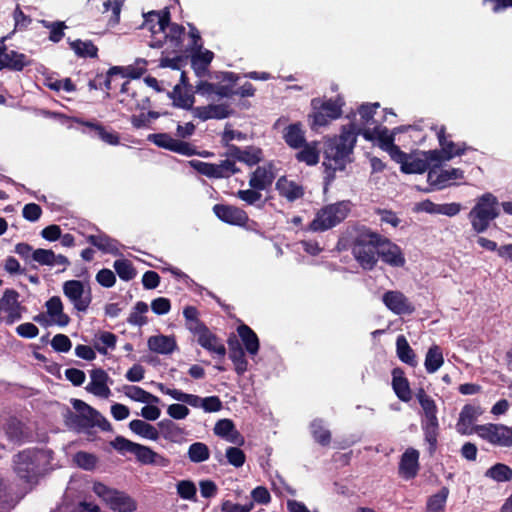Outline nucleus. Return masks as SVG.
<instances>
[{
    "label": "nucleus",
    "mask_w": 512,
    "mask_h": 512,
    "mask_svg": "<svg viewBox=\"0 0 512 512\" xmlns=\"http://www.w3.org/2000/svg\"><path fill=\"white\" fill-rule=\"evenodd\" d=\"M362 133V128L356 123L345 126L342 133L331 140L325 150L326 179L332 181L336 171L345 169L346 164L351 161V154L356 143L357 135Z\"/></svg>",
    "instance_id": "nucleus-1"
},
{
    "label": "nucleus",
    "mask_w": 512,
    "mask_h": 512,
    "mask_svg": "<svg viewBox=\"0 0 512 512\" xmlns=\"http://www.w3.org/2000/svg\"><path fill=\"white\" fill-rule=\"evenodd\" d=\"M71 404L74 411L67 409L64 413V422L69 429L81 432L97 426L103 431L111 430L108 420L84 401L71 399Z\"/></svg>",
    "instance_id": "nucleus-2"
},
{
    "label": "nucleus",
    "mask_w": 512,
    "mask_h": 512,
    "mask_svg": "<svg viewBox=\"0 0 512 512\" xmlns=\"http://www.w3.org/2000/svg\"><path fill=\"white\" fill-rule=\"evenodd\" d=\"M350 211V201H339L326 205L317 211L314 219L308 226V230L313 232L329 230L344 221Z\"/></svg>",
    "instance_id": "nucleus-3"
},
{
    "label": "nucleus",
    "mask_w": 512,
    "mask_h": 512,
    "mask_svg": "<svg viewBox=\"0 0 512 512\" xmlns=\"http://www.w3.org/2000/svg\"><path fill=\"white\" fill-rule=\"evenodd\" d=\"M380 240V234L363 228L358 232L355 238L352 253L363 269L372 270L377 263V242Z\"/></svg>",
    "instance_id": "nucleus-4"
},
{
    "label": "nucleus",
    "mask_w": 512,
    "mask_h": 512,
    "mask_svg": "<svg viewBox=\"0 0 512 512\" xmlns=\"http://www.w3.org/2000/svg\"><path fill=\"white\" fill-rule=\"evenodd\" d=\"M50 455L43 450H24L14 457V471L22 478L29 480L46 469Z\"/></svg>",
    "instance_id": "nucleus-5"
},
{
    "label": "nucleus",
    "mask_w": 512,
    "mask_h": 512,
    "mask_svg": "<svg viewBox=\"0 0 512 512\" xmlns=\"http://www.w3.org/2000/svg\"><path fill=\"white\" fill-rule=\"evenodd\" d=\"M499 215L497 198L491 193H485L479 197L475 206L469 213L472 228L477 233H482L489 227V224Z\"/></svg>",
    "instance_id": "nucleus-6"
},
{
    "label": "nucleus",
    "mask_w": 512,
    "mask_h": 512,
    "mask_svg": "<svg viewBox=\"0 0 512 512\" xmlns=\"http://www.w3.org/2000/svg\"><path fill=\"white\" fill-rule=\"evenodd\" d=\"M312 107L314 111L309 115L312 119V129L327 125L330 121L339 118L342 113V103L339 100L320 101L319 99H313Z\"/></svg>",
    "instance_id": "nucleus-7"
},
{
    "label": "nucleus",
    "mask_w": 512,
    "mask_h": 512,
    "mask_svg": "<svg viewBox=\"0 0 512 512\" xmlns=\"http://www.w3.org/2000/svg\"><path fill=\"white\" fill-rule=\"evenodd\" d=\"M93 490L114 511L133 512L136 510L135 501L122 492L110 489L101 483L95 484Z\"/></svg>",
    "instance_id": "nucleus-8"
},
{
    "label": "nucleus",
    "mask_w": 512,
    "mask_h": 512,
    "mask_svg": "<svg viewBox=\"0 0 512 512\" xmlns=\"http://www.w3.org/2000/svg\"><path fill=\"white\" fill-rule=\"evenodd\" d=\"M476 434L492 445L512 446V428L503 424H483L476 426Z\"/></svg>",
    "instance_id": "nucleus-9"
},
{
    "label": "nucleus",
    "mask_w": 512,
    "mask_h": 512,
    "mask_svg": "<svg viewBox=\"0 0 512 512\" xmlns=\"http://www.w3.org/2000/svg\"><path fill=\"white\" fill-rule=\"evenodd\" d=\"M144 22L142 27L148 29L152 34V40L149 46L152 48H160L163 46L164 41L157 35H162L165 32L166 26L170 21V13L167 9L163 11H150L143 14Z\"/></svg>",
    "instance_id": "nucleus-10"
},
{
    "label": "nucleus",
    "mask_w": 512,
    "mask_h": 512,
    "mask_svg": "<svg viewBox=\"0 0 512 512\" xmlns=\"http://www.w3.org/2000/svg\"><path fill=\"white\" fill-rule=\"evenodd\" d=\"M63 293L79 312H85L92 300L89 286L79 280H69L64 282Z\"/></svg>",
    "instance_id": "nucleus-11"
},
{
    "label": "nucleus",
    "mask_w": 512,
    "mask_h": 512,
    "mask_svg": "<svg viewBox=\"0 0 512 512\" xmlns=\"http://www.w3.org/2000/svg\"><path fill=\"white\" fill-rule=\"evenodd\" d=\"M20 294L14 289H5L0 298V313L4 314L3 321L13 324L22 317L24 307L19 301Z\"/></svg>",
    "instance_id": "nucleus-12"
},
{
    "label": "nucleus",
    "mask_w": 512,
    "mask_h": 512,
    "mask_svg": "<svg viewBox=\"0 0 512 512\" xmlns=\"http://www.w3.org/2000/svg\"><path fill=\"white\" fill-rule=\"evenodd\" d=\"M464 178L463 170L459 168L449 167L443 168L438 165H433L428 170L427 181L430 185L436 186L438 189H443L452 185L455 181Z\"/></svg>",
    "instance_id": "nucleus-13"
},
{
    "label": "nucleus",
    "mask_w": 512,
    "mask_h": 512,
    "mask_svg": "<svg viewBox=\"0 0 512 512\" xmlns=\"http://www.w3.org/2000/svg\"><path fill=\"white\" fill-rule=\"evenodd\" d=\"M377 255L384 263L391 267L400 268L406 263L402 249L381 235L380 240L377 242Z\"/></svg>",
    "instance_id": "nucleus-14"
},
{
    "label": "nucleus",
    "mask_w": 512,
    "mask_h": 512,
    "mask_svg": "<svg viewBox=\"0 0 512 512\" xmlns=\"http://www.w3.org/2000/svg\"><path fill=\"white\" fill-rule=\"evenodd\" d=\"M148 140L153 142L158 147L179 153L185 156H192L196 154V149L189 144L181 140H177L167 133H156L150 134Z\"/></svg>",
    "instance_id": "nucleus-15"
},
{
    "label": "nucleus",
    "mask_w": 512,
    "mask_h": 512,
    "mask_svg": "<svg viewBox=\"0 0 512 512\" xmlns=\"http://www.w3.org/2000/svg\"><path fill=\"white\" fill-rule=\"evenodd\" d=\"M482 413L483 410L479 405H464L459 413V418L455 425L456 431L461 435H471L472 433H476L477 425H474V423Z\"/></svg>",
    "instance_id": "nucleus-16"
},
{
    "label": "nucleus",
    "mask_w": 512,
    "mask_h": 512,
    "mask_svg": "<svg viewBox=\"0 0 512 512\" xmlns=\"http://www.w3.org/2000/svg\"><path fill=\"white\" fill-rule=\"evenodd\" d=\"M192 333L197 336V342L204 349L211 353L217 354L220 357H224L226 354L225 346L219 341V339L211 333L208 328L203 324H195L192 328Z\"/></svg>",
    "instance_id": "nucleus-17"
},
{
    "label": "nucleus",
    "mask_w": 512,
    "mask_h": 512,
    "mask_svg": "<svg viewBox=\"0 0 512 512\" xmlns=\"http://www.w3.org/2000/svg\"><path fill=\"white\" fill-rule=\"evenodd\" d=\"M382 301L385 306L396 315L412 314L415 310L408 298L397 290L384 293Z\"/></svg>",
    "instance_id": "nucleus-18"
},
{
    "label": "nucleus",
    "mask_w": 512,
    "mask_h": 512,
    "mask_svg": "<svg viewBox=\"0 0 512 512\" xmlns=\"http://www.w3.org/2000/svg\"><path fill=\"white\" fill-rule=\"evenodd\" d=\"M213 211L220 220L231 225L242 226L248 222L247 213L235 206L216 204Z\"/></svg>",
    "instance_id": "nucleus-19"
},
{
    "label": "nucleus",
    "mask_w": 512,
    "mask_h": 512,
    "mask_svg": "<svg viewBox=\"0 0 512 512\" xmlns=\"http://www.w3.org/2000/svg\"><path fill=\"white\" fill-rule=\"evenodd\" d=\"M32 64V60L23 53L14 50H7L6 47H0V70L8 68L15 71H21L24 67Z\"/></svg>",
    "instance_id": "nucleus-20"
},
{
    "label": "nucleus",
    "mask_w": 512,
    "mask_h": 512,
    "mask_svg": "<svg viewBox=\"0 0 512 512\" xmlns=\"http://www.w3.org/2000/svg\"><path fill=\"white\" fill-rule=\"evenodd\" d=\"M110 380L108 374L102 369H94L90 373V382L86 386V390L95 396L108 398L111 390L108 387Z\"/></svg>",
    "instance_id": "nucleus-21"
},
{
    "label": "nucleus",
    "mask_w": 512,
    "mask_h": 512,
    "mask_svg": "<svg viewBox=\"0 0 512 512\" xmlns=\"http://www.w3.org/2000/svg\"><path fill=\"white\" fill-rule=\"evenodd\" d=\"M132 454H134L136 459L144 465H154L157 467L165 468L170 464V460L167 457L153 451L148 446H144L138 443Z\"/></svg>",
    "instance_id": "nucleus-22"
},
{
    "label": "nucleus",
    "mask_w": 512,
    "mask_h": 512,
    "mask_svg": "<svg viewBox=\"0 0 512 512\" xmlns=\"http://www.w3.org/2000/svg\"><path fill=\"white\" fill-rule=\"evenodd\" d=\"M213 431L217 436L224 438L232 444L239 446L244 444L243 436L238 432L234 423L230 419H221L217 421Z\"/></svg>",
    "instance_id": "nucleus-23"
},
{
    "label": "nucleus",
    "mask_w": 512,
    "mask_h": 512,
    "mask_svg": "<svg viewBox=\"0 0 512 512\" xmlns=\"http://www.w3.org/2000/svg\"><path fill=\"white\" fill-rule=\"evenodd\" d=\"M419 452L416 449H407L400 461L399 472L405 479H411L416 476L419 468Z\"/></svg>",
    "instance_id": "nucleus-24"
},
{
    "label": "nucleus",
    "mask_w": 512,
    "mask_h": 512,
    "mask_svg": "<svg viewBox=\"0 0 512 512\" xmlns=\"http://www.w3.org/2000/svg\"><path fill=\"white\" fill-rule=\"evenodd\" d=\"M282 137L292 149H300L306 142L305 131L300 122L286 126L282 131Z\"/></svg>",
    "instance_id": "nucleus-25"
},
{
    "label": "nucleus",
    "mask_w": 512,
    "mask_h": 512,
    "mask_svg": "<svg viewBox=\"0 0 512 512\" xmlns=\"http://www.w3.org/2000/svg\"><path fill=\"white\" fill-rule=\"evenodd\" d=\"M276 190L282 197L286 198L290 202L300 199L304 195L303 187L295 181L289 180L285 176H282L277 180Z\"/></svg>",
    "instance_id": "nucleus-26"
},
{
    "label": "nucleus",
    "mask_w": 512,
    "mask_h": 512,
    "mask_svg": "<svg viewBox=\"0 0 512 512\" xmlns=\"http://www.w3.org/2000/svg\"><path fill=\"white\" fill-rule=\"evenodd\" d=\"M45 306L47 314L54 324L62 327L68 325L70 318L63 312V303L58 296L51 297Z\"/></svg>",
    "instance_id": "nucleus-27"
},
{
    "label": "nucleus",
    "mask_w": 512,
    "mask_h": 512,
    "mask_svg": "<svg viewBox=\"0 0 512 512\" xmlns=\"http://www.w3.org/2000/svg\"><path fill=\"white\" fill-rule=\"evenodd\" d=\"M158 426L164 439L173 443L185 441V430L173 421L164 419L158 423Z\"/></svg>",
    "instance_id": "nucleus-28"
},
{
    "label": "nucleus",
    "mask_w": 512,
    "mask_h": 512,
    "mask_svg": "<svg viewBox=\"0 0 512 512\" xmlns=\"http://www.w3.org/2000/svg\"><path fill=\"white\" fill-rule=\"evenodd\" d=\"M416 398L423 411V418L421 422L438 421V409L432 397H430L423 389H419L416 393Z\"/></svg>",
    "instance_id": "nucleus-29"
},
{
    "label": "nucleus",
    "mask_w": 512,
    "mask_h": 512,
    "mask_svg": "<svg viewBox=\"0 0 512 512\" xmlns=\"http://www.w3.org/2000/svg\"><path fill=\"white\" fill-rule=\"evenodd\" d=\"M87 241L105 253L113 255L120 254L118 241L110 238L108 235L104 233L89 235L87 237Z\"/></svg>",
    "instance_id": "nucleus-30"
},
{
    "label": "nucleus",
    "mask_w": 512,
    "mask_h": 512,
    "mask_svg": "<svg viewBox=\"0 0 512 512\" xmlns=\"http://www.w3.org/2000/svg\"><path fill=\"white\" fill-rule=\"evenodd\" d=\"M392 386L397 397L404 402H408L412 398L408 380L404 377L401 369L396 368L392 372Z\"/></svg>",
    "instance_id": "nucleus-31"
},
{
    "label": "nucleus",
    "mask_w": 512,
    "mask_h": 512,
    "mask_svg": "<svg viewBox=\"0 0 512 512\" xmlns=\"http://www.w3.org/2000/svg\"><path fill=\"white\" fill-rule=\"evenodd\" d=\"M316 141L305 142V144L296 153L295 157L299 162L308 166H314L319 162L320 150Z\"/></svg>",
    "instance_id": "nucleus-32"
},
{
    "label": "nucleus",
    "mask_w": 512,
    "mask_h": 512,
    "mask_svg": "<svg viewBox=\"0 0 512 512\" xmlns=\"http://www.w3.org/2000/svg\"><path fill=\"white\" fill-rule=\"evenodd\" d=\"M274 179V174L270 168L261 166L251 174L249 185L256 190H264Z\"/></svg>",
    "instance_id": "nucleus-33"
},
{
    "label": "nucleus",
    "mask_w": 512,
    "mask_h": 512,
    "mask_svg": "<svg viewBox=\"0 0 512 512\" xmlns=\"http://www.w3.org/2000/svg\"><path fill=\"white\" fill-rule=\"evenodd\" d=\"M148 347L159 354H170L176 349V342L171 336H152L148 339Z\"/></svg>",
    "instance_id": "nucleus-34"
},
{
    "label": "nucleus",
    "mask_w": 512,
    "mask_h": 512,
    "mask_svg": "<svg viewBox=\"0 0 512 512\" xmlns=\"http://www.w3.org/2000/svg\"><path fill=\"white\" fill-rule=\"evenodd\" d=\"M121 92L124 95L120 102L127 107L128 110L133 111L137 109H143L148 103V99L143 97L141 100L135 99L137 96L136 91L131 90L130 83L124 82L121 87Z\"/></svg>",
    "instance_id": "nucleus-35"
},
{
    "label": "nucleus",
    "mask_w": 512,
    "mask_h": 512,
    "mask_svg": "<svg viewBox=\"0 0 512 512\" xmlns=\"http://www.w3.org/2000/svg\"><path fill=\"white\" fill-rule=\"evenodd\" d=\"M444 364V356L440 346L432 345L425 356L424 366L429 374L437 372Z\"/></svg>",
    "instance_id": "nucleus-36"
},
{
    "label": "nucleus",
    "mask_w": 512,
    "mask_h": 512,
    "mask_svg": "<svg viewBox=\"0 0 512 512\" xmlns=\"http://www.w3.org/2000/svg\"><path fill=\"white\" fill-rule=\"evenodd\" d=\"M213 57V52L202 50L201 45H199L198 50L191 57L192 67L197 76H202L206 72L207 66L211 63Z\"/></svg>",
    "instance_id": "nucleus-37"
},
{
    "label": "nucleus",
    "mask_w": 512,
    "mask_h": 512,
    "mask_svg": "<svg viewBox=\"0 0 512 512\" xmlns=\"http://www.w3.org/2000/svg\"><path fill=\"white\" fill-rule=\"evenodd\" d=\"M237 332L245 346L246 351L254 356L259 350V339L255 332L245 324L238 327Z\"/></svg>",
    "instance_id": "nucleus-38"
},
{
    "label": "nucleus",
    "mask_w": 512,
    "mask_h": 512,
    "mask_svg": "<svg viewBox=\"0 0 512 512\" xmlns=\"http://www.w3.org/2000/svg\"><path fill=\"white\" fill-rule=\"evenodd\" d=\"M396 353H397L398 358L402 362H404L412 367L417 366L418 362L416 359V354L414 353V351L410 347L407 339L403 335H399L396 339Z\"/></svg>",
    "instance_id": "nucleus-39"
},
{
    "label": "nucleus",
    "mask_w": 512,
    "mask_h": 512,
    "mask_svg": "<svg viewBox=\"0 0 512 512\" xmlns=\"http://www.w3.org/2000/svg\"><path fill=\"white\" fill-rule=\"evenodd\" d=\"M117 337L115 334L107 331L95 334L92 345L95 350L100 354L106 355L108 349H114L116 346Z\"/></svg>",
    "instance_id": "nucleus-40"
},
{
    "label": "nucleus",
    "mask_w": 512,
    "mask_h": 512,
    "mask_svg": "<svg viewBox=\"0 0 512 512\" xmlns=\"http://www.w3.org/2000/svg\"><path fill=\"white\" fill-rule=\"evenodd\" d=\"M428 169L425 157L415 155H406V159L401 164V171L406 174H421Z\"/></svg>",
    "instance_id": "nucleus-41"
},
{
    "label": "nucleus",
    "mask_w": 512,
    "mask_h": 512,
    "mask_svg": "<svg viewBox=\"0 0 512 512\" xmlns=\"http://www.w3.org/2000/svg\"><path fill=\"white\" fill-rule=\"evenodd\" d=\"M123 393L125 396L130 398L133 401L141 402V403H159V398L141 387L127 385L123 387Z\"/></svg>",
    "instance_id": "nucleus-42"
},
{
    "label": "nucleus",
    "mask_w": 512,
    "mask_h": 512,
    "mask_svg": "<svg viewBox=\"0 0 512 512\" xmlns=\"http://www.w3.org/2000/svg\"><path fill=\"white\" fill-rule=\"evenodd\" d=\"M129 428L133 433H135L143 438L153 440V441H156L159 438V431L153 425H151L143 420H139V419L132 420L129 423Z\"/></svg>",
    "instance_id": "nucleus-43"
},
{
    "label": "nucleus",
    "mask_w": 512,
    "mask_h": 512,
    "mask_svg": "<svg viewBox=\"0 0 512 512\" xmlns=\"http://www.w3.org/2000/svg\"><path fill=\"white\" fill-rule=\"evenodd\" d=\"M166 28H168V32L165 31L164 33H162V40L164 39L166 43L169 42L170 47L173 49V51H179L182 44V36L184 35L185 32L184 27L175 23H168Z\"/></svg>",
    "instance_id": "nucleus-44"
},
{
    "label": "nucleus",
    "mask_w": 512,
    "mask_h": 512,
    "mask_svg": "<svg viewBox=\"0 0 512 512\" xmlns=\"http://www.w3.org/2000/svg\"><path fill=\"white\" fill-rule=\"evenodd\" d=\"M229 358L233 362L237 374L242 375L247 371L248 362L245 358L244 350L239 343L230 344Z\"/></svg>",
    "instance_id": "nucleus-45"
},
{
    "label": "nucleus",
    "mask_w": 512,
    "mask_h": 512,
    "mask_svg": "<svg viewBox=\"0 0 512 512\" xmlns=\"http://www.w3.org/2000/svg\"><path fill=\"white\" fill-rule=\"evenodd\" d=\"M422 430L424 432V440L428 444L430 454H433L437 446V438L439 431L438 421L421 422Z\"/></svg>",
    "instance_id": "nucleus-46"
},
{
    "label": "nucleus",
    "mask_w": 512,
    "mask_h": 512,
    "mask_svg": "<svg viewBox=\"0 0 512 512\" xmlns=\"http://www.w3.org/2000/svg\"><path fill=\"white\" fill-rule=\"evenodd\" d=\"M70 48L75 52V54L82 58H95L97 57L98 48L93 44L90 40H74L70 43Z\"/></svg>",
    "instance_id": "nucleus-47"
},
{
    "label": "nucleus",
    "mask_w": 512,
    "mask_h": 512,
    "mask_svg": "<svg viewBox=\"0 0 512 512\" xmlns=\"http://www.w3.org/2000/svg\"><path fill=\"white\" fill-rule=\"evenodd\" d=\"M7 437L13 442H20L26 437L24 425L15 418H10L4 425Z\"/></svg>",
    "instance_id": "nucleus-48"
},
{
    "label": "nucleus",
    "mask_w": 512,
    "mask_h": 512,
    "mask_svg": "<svg viewBox=\"0 0 512 512\" xmlns=\"http://www.w3.org/2000/svg\"><path fill=\"white\" fill-rule=\"evenodd\" d=\"M449 495V489L442 487L437 493L431 495L427 500V511L428 512H440L443 511L446 505V501Z\"/></svg>",
    "instance_id": "nucleus-49"
},
{
    "label": "nucleus",
    "mask_w": 512,
    "mask_h": 512,
    "mask_svg": "<svg viewBox=\"0 0 512 512\" xmlns=\"http://www.w3.org/2000/svg\"><path fill=\"white\" fill-rule=\"evenodd\" d=\"M485 476L496 482H507L512 480V469L505 464L497 463L485 472Z\"/></svg>",
    "instance_id": "nucleus-50"
},
{
    "label": "nucleus",
    "mask_w": 512,
    "mask_h": 512,
    "mask_svg": "<svg viewBox=\"0 0 512 512\" xmlns=\"http://www.w3.org/2000/svg\"><path fill=\"white\" fill-rule=\"evenodd\" d=\"M210 451L206 444L195 442L188 448V457L191 462L201 463L209 459Z\"/></svg>",
    "instance_id": "nucleus-51"
},
{
    "label": "nucleus",
    "mask_w": 512,
    "mask_h": 512,
    "mask_svg": "<svg viewBox=\"0 0 512 512\" xmlns=\"http://www.w3.org/2000/svg\"><path fill=\"white\" fill-rule=\"evenodd\" d=\"M121 7H122L121 0H106L103 3L102 13L106 14V13L111 12V14L108 18V23L110 26L113 27L119 23Z\"/></svg>",
    "instance_id": "nucleus-52"
},
{
    "label": "nucleus",
    "mask_w": 512,
    "mask_h": 512,
    "mask_svg": "<svg viewBox=\"0 0 512 512\" xmlns=\"http://www.w3.org/2000/svg\"><path fill=\"white\" fill-rule=\"evenodd\" d=\"M113 267L120 279L124 281H130L136 276V270L127 259L116 260Z\"/></svg>",
    "instance_id": "nucleus-53"
},
{
    "label": "nucleus",
    "mask_w": 512,
    "mask_h": 512,
    "mask_svg": "<svg viewBox=\"0 0 512 512\" xmlns=\"http://www.w3.org/2000/svg\"><path fill=\"white\" fill-rule=\"evenodd\" d=\"M86 126L93 129L97 137L105 143L109 145H117L119 143V136L115 132L106 130L103 126L91 122L86 123Z\"/></svg>",
    "instance_id": "nucleus-54"
},
{
    "label": "nucleus",
    "mask_w": 512,
    "mask_h": 512,
    "mask_svg": "<svg viewBox=\"0 0 512 512\" xmlns=\"http://www.w3.org/2000/svg\"><path fill=\"white\" fill-rule=\"evenodd\" d=\"M311 431L314 439L318 443L322 445L329 444L331 434L330 431L324 427L322 420H314L311 423Z\"/></svg>",
    "instance_id": "nucleus-55"
},
{
    "label": "nucleus",
    "mask_w": 512,
    "mask_h": 512,
    "mask_svg": "<svg viewBox=\"0 0 512 512\" xmlns=\"http://www.w3.org/2000/svg\"><path fill=\"white\" fill-rule=\"evenodd\" d=\"M440 147L444 150V158L450 160L463 155L469 149L465 143L456 144L449 140L442 142Z\"/></svg>",
    "instance_id": "nucleus-56"
},
{
    "label": "nucleus",
    "mask_w": 512,
    "mask_h": 512,
    "mask_svg": "<svg viewBox=\"0 0 512 512\" xmlns=\"http://www.w3.org/2000/svg\"><path fill=\"white\" fill-rule=\"evenodd\" d=\"M45 28L49 29V40L58 43L64 37V29L66 28L64 22H49L46 20L39 21Z\"/></svg>",
    "instance_id": "nucleus-57"
},
{
    "label": "nucleus",
    "mask_w": 512,
    "mask_h": 512,
    "mask_svg": "<svg viewBox=\"0 0 512 512\" xmlns=\"http://www.w3.org/2000/svg\"><path fill=\"white\" fill-rule=\"evenodd\" d=\"M148 311V305L145 302L139 301L136 303L132 313L128 318V322L133 325L142 326L146 323L144 314Z\"/></svg>",
    "instance_id": "nucleus-58"
},
{
    "label": "nucleus",
    "mask_w": 512,
    "mask_h": 512,
    "mask_svg": "<svg viewBox=\"0 0 512 512\" xmlns=\"http://www.w3.org/2000/svg\"><path fill=\"white\" fill-rule=\"evenodd\" d=\"M216 172L217 178H228L238 173L239 169L236 167L234 160L227 158L221 163L216 164Z\"/></svg>",
    "instance_id": "nucleus-59"
},
{
    "label": "nucleus",
    "mask_w": 512,
    "mask_h": 512,
    "mask_svg": "<svg viewBox=\"0 0 512 512\" xmlns=\"http://www.w3.org/2000/svg\"><path fill=\"white\" fill-rule=\"evenodd\" d=\"M189 164L200 174L205 175L209 178H217L216 164L202 162L199 160H191Z\"/></svg>",
    "instance_id": "nucleus-60"
},
{
    "label": "nucleus",
    "mask_w": 512,
    "mask_h": 512,
    "mask_svg": "<svg viewBox=\"0 0 512 512\" xmlns=\"http://www.w3.org/2000/svg\"><path fill=\"white\" fill-rule=\"evenodd\" d=\"M189 164L200 174L205 175L209 178H217L216 164L202 162L199 160H191Z\"/></svg>",
    "instance_id": "nucleus-61"
},
{
    "label": "nucleus",
    "mask_w": 512,
    "mask_h": 512,
    "mask_svg": "<svg viewBox=\"0 0 512 512\" xmlns=\"http://www.w3.org/2000/svg\"><path fill=\"white\" fill-rule=\"evenodd\" d=\"M196 486L192 481L182 480L177 484L179 496L186 500H195Z\"/></svg>",
    "instance_id": "nucleus-62"
},
{
    "label": "nucleus",
    "mask_w": 512,
    "mask_h": 512,
    "mask_svg": "<svg viewBox=\"0 0 512 512\" xmlns=\"http://www.w3.org/2000/svg\"><path fill=\"white\" fill-rule=\"evenodd\" d=\"M261 150L255 147H247L243 149L240 162L253 166L261 160Z\"/></svg>",
    "instance_id": "nucleus-63"
},
{
    "label": "nucleus",
    "mask_w": 512,
    "mask_h": 512,
    "mask_svg": "<svg viewBox=\"0 0 512 512\" xmlns=\"http://www.w3.org/2000/svg\"><path fill=\"white\" fill-rule=\"evenodd\" d=\"M74 462L85 470H90L96 465V457L87 452H78L74 456Z\"/></svg>",
    "instance_id": "nucleus-64"
}]
</instances>
